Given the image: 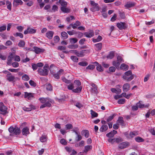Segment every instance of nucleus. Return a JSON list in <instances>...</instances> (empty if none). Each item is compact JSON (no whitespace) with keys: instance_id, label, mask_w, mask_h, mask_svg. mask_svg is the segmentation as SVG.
Masks as SVG:
<instances>
[{"instance_id":"obj_50","label":"nucleus","mask_w":155,"mask_h":155,"mask_svg":"<svg viewBox=\"0 0 155 155\" xmlns=\"http://www.w3.org/2000/svg\"><path fill=\"white\" fill-rule=\"evenodd\" d=\"M71 58L74 62H77L78 61V58L75 56H71Z\"/></svg>"},{"instance_id":"obj_4","label":"nucleus","mask_w":155,"mask_h":155,"mask_svg":"<svg viewBox=\"0 0 155 155\" xmlns=\"http://www.w3.org/2000/svg\"><path fill=\"white\" fill-rule=\"evenodd\" d=\"M117 26L120 30H122L123 29H125L127 28L126 24L125 22H122L117 23Z\"/></svg>"},{"instance_id":"obj_32","label":"nucleus","mask_w":155,"mask_h":155,"mask_svg":"<svg viewBox=\"0 0 155 155\" xmlns=\"http://www.w3.org/2000/svg\"><path fill=\"white\" fill-rule=\"evenodd\" d=\"M137 104V106L140 108L148 107L149 106V104H147L146 105H145L144 104H141L140 103V101H139V102H138Z\"/></svg>"},{"instance_id":"obj_64","label":"nucleus","mask_w":155,"mask_h":155,"mask_svg":"<svg viewBox=\"0 0 155 155\" xmlns=\"http://www.w3.org/2000/svg\"><path fill=\"white\" fill-rule=\"evenodd\" d=\"M17 29L19 32H22L24 29V27L21 26H18L16 27Z\"/></svg>"},{"instance_id":"obj_49","label":"nucleus","mask_w":155,"mask_h":155,"mask_svg":"<svg viewBox=\"0 0 155 155\" xmlns=\"http://www.w3.org/2000/svg\"><path fill=\"white\" fill-rule=\"evenodd\" d=\"M78 47V46L77 45H70L68 46V48L70 49H76Z\"/></svg>"},{"instance_id":"obj_25","label":"nucleus","mask_w":155,"mask_h":155,"mask_svg":"<svg viewBox=\"0 0 155 155\" xmlns=\"http://www.w3.org/2000/svg\"><path fill=\"white\" fill-rule=\"evenodd\" d=\"M92 147L91 145L86 146L84 147V152L87 153L88 151L92 149Z\"/></svg>"},{"instance_id":"obj_12","label":"nucleus","mask_w":155,"mask_h":155,"mask_svg":"<svg viewBox=\"0 0 155 155\" xmlns=\"http://www.w3.org/2000/svg\"><path fill=\"white\" fill-rule=\"evenodd\" d=\"M22 135L27 136L30 134L29 128L27 127H26L23 128L21 130Z\"/></svg>"},{"instance_id":"obj_40","label":"nucleus","mask_w":155,"mask_h":155,"mask_svg":"<svg viewBox=\"0 0 155 155\" xmlns=\"http://www.w3.org/2000/svg\"><path fill=\"white\" fill-rule=\"evenodd\" d=\"M135 140L137 142H142L144 141V140L140 137H137L135 138Z\"/></svg>"},{"instance_id":"obj_62","label":"nucleus","mask_w":155,"mask_h":155,"mask_svg":"<svg viewBox=\"0 0 155 155\" xmlns=\"http://www.w3.org/2000/svg\"><path fill=\"white\" fill-rule=\"evenodd\" d=\"M54 39L55 42L57 43L59 41L60 38L58 36H56L54 37Z\"/></svg>"},{"instance_id":"obj_26","label":"nucleus","mask_w":155,"mask_h":155,"mask_svg":"<svg viewBox=\"0 0 155 155\" xmlns=\"http://www.w3.org/2000/svg\"><path fill=\"white\" fill-rule=\"evenodd\" d=\"M54 68H56V67L54 64H52L50 66L49 70L52 74H54L55 72V71L54 70Z\"/></svg>"},{"instance_id":"obj_16","label":"nucleus","mask_w":155,"mask_h":155,"mask_svg":"<svg viewBox=\"0 0 155 155\" xmlns=\"http://www.w3.org/2000/svg\"><path fill=\"white\" fill-rule=\"evenodd\" d=\"M117 133V131L114 130H113L112 131H111L109 133L107 134L106 136L107 137L110 138L113 137L114 135Z\"/></svg>"},{"instance_id":"obj_21","label":"nucleus","mask_w":155,"mask_h":155,"mask_svg":"<svg viewBox=\"0 0 155 155\" xmlns=\"http://www.w3.org/2000/svg\"><path fill=\"white\" fill-rule=\"evenodd\" d=\"M130 85L128 83L125 84L123 86V91L124 92H127L130 90Z\"/></svg>"},{"instance_id":"obj_52","label":"nucleus","mask_w":155,"mask_h":155,"mask_svg":"<svg viewBox=\"0 0 155 155\" xmlns=\"http://www.w3.org/2000/svg\"><path fill=\"white\" fill-rule=\"evenodd\" d=\"M29 84H30L33 87H35L37 85V84L36 83H35L34 81L30 80L29 82Z\"/></svg>"},{"instance_id":"obj_20","label":"nucleus","mask_w":155,"mask_h":155,"mask_svg":"<svg viewBox=\"0 0 155 155\" xmlns=\"http://www.w3.org/2000/svg\"><path fill=\"white\" fill-rule=\"evenodd\" d=\"M60 9L61 12L64 13H68L70 12L71 10L67 7H61Z\"/></svg>"},{"instance_id":"obj_15","label":"nucleus","mask_w":155,"mask_h":155,"mask_svg":"<svg viewBox=\"0 0 155 155\" xmlns=\"http://www.w3.org/2000/svg\"><path fill=\"white\" fill-rule=\"evenodd\" d=\"M93 63L95 64V66H97L96 67L97 70L100 72H101L103 71L104 69L101 65L99 64L98 63L96 62H94Z\"/></svg>"},{"instance_id":"obj_37","label":"nucleus","mask_w":155,"mask_h":155,"mask_svg":"<svg viewBox=\"0 0 155 155\" xmlns=\"http://www.w3.org/2000/svg\"><path fill=\"white\" fill-rule=\"evenodd\" d=\"M128 66L124 64H122L120 66V68L123 70L126 71L128 68Z\"/></svg>"},{"instance_id":"obj_27","label":"nucleus","mask_w":155,"mask_h":155,"mask_svg":"<svg viewBox=\"0 0 155 155\" xmlns=\"http://www.w3.org/2000/svg\"><path fill=\"white\" fill-rule=\"evenodd\" d=\"M91 117L92 118L97 117L98 116V114L94 111L93 110H90Z\"/></svg>"},{"instance_id":"obj_7","label":"nucleus","mask_w":155,"mask_h":155,"mask_svg":"<svg viewBox=\"0 0 155 155\" xmlns=\"http://www.w3.org/2000/svg\"><path fill=\"white\" fill-rule=\"evenodd\" d=\"M129 145V142H123L119 144L118 148L121 149H123L126 148Z\"/></svg>"},{"instance_id":"obj_23","label":"nucleus","mask_w":155,"mask_h":155,"mask_svg":"<svg viewBox=\"0 0 155 155\" xmlns=\"http://www.w3.org/2000/svg\"><path fill=\"white\" fill-rule=\"evenodd\" d=\"M134 78V76L133 75H131L130 76H123V78L124 79L126 80L127 81H130L132 80Z\"/></svg>"},{"instance_id":"obj_24","label":"nucleus","mask_w":155,"mask_h":155,"mask_svg":"<svg viewBox=\"0 0 155 155\" xmlns=\"http://www.w3.org/2000/svg\"><path fill=\"white\" fill-rule=\"evenodd\" d=\"M58 3L61 5V7H67L68 3L64 0H59Z\"/></svg>"},{"instance_id":"obj_44","label":"nucleus","mask_w":155,"mask_h":155,"mask_svg":"<svg viewBox=\"0 0 155 155\" xmlns=\"http://www.w3.org/2000/svg\"><path fill=\"white\" fill-rule=\"evenodd\" d=\"M22 79L24 81H28L29 80L30 78L28 75L25 74L22 77Z\"/></svg>"},{"instance_id":"obj_42","label":"nucleus","mask_w":155,"mask_h":155,"mask_svg":"<svg viewBox=\"0 0 155 155\" xmlns=\"http://www.w3.org/2000/svg\"><path fill=\"white\" fill-rule=\"evenodd\" d=\"M25 42L22 40H20L19 42L18 45L20 47H23L25 45Z\"/></svg>"},{"instance_id":"obj_33","label":"nucleus","mask_w":155,"mask_h":155,"mask_svg":"<svg viewBox=\"0 0 155 155\" xmlns=\"http://www.w3.org/2000/svg\"><path fill=\"white\" fill-rule=\"evenodd\" d=\"M102 39L103 38L101 36L98 35L97 38H93L92 40L93 42L95 43L101 41Z\"/></svg>"},{"instance_id":"obj_29","label":"nucleus","mask_w":155,"mask_h":155,"mask_svg":"<svg viewBox=\"0 0 155 155\" xmlns=\"http://www.w3.org/2000/svg\"><path fill=\"white\" fill-rule=\"evenodd\" d=\"M68 35L65 31H63L61 33V38L63 39H65L68 38Z\"/></svg>"},{"instance_id":"obj_54","label":"nucleus","mask_w":155,"mask_h":155,"mask_svg":"<svg viewBox=\"0 0 155 155\" xmlns=\"http://www.w3.org/2000/svg\"><path fill=\"white\" fill-rule=\"evenodd\" d=\"M77 135V136L75 137V140L76 141L78 142L81 140L82 138L81 136L80 135L78 134V133Z\"/></svg>"},{"instance_id":"obj_57","label":"nucleus","mask_w":155,"mask_h":155,"mask_svg":"<svg viewBox=\"0 0 155 155\" xmlns=\"http://www.w3.org/2000/svg\"><path fill=\"white\" fill-rule=\"evenodd\" d=\"M76 34H77V37L78 38H81L83 35V34L80 32L78 31L75 33Z\"/></svg>"},{"instance_id":"obj_47","label":"nucleus","mask_w":155,"mask_h":155,"mask_svg":"<svg viewBox=\"0 0 155 155\" xmlns=\"http://www.w3.org/2000/svg\"><path fill=\"white\" fill-rule=\"evenodd\" d=\"M120 62H118L117 61H114L113 62V66L117 68L120 66Z\"/></svg>"},{"instance_id":"obj_14","label":"nucleus","mask_w":155,"mask_h":155,"mask_svg":"<svg viewBox=\"0 0 155 155\" xmlns=\"http://www.w3.org/2000/svg\"><path fill=\"white\" fill-rule=\"evenodd\" d=\"M23 2L21 0H14L13 2V6L16 7L19 5H21Z\"/></svg>"},{"instance_id":"obj_56","label":"nucleus","mask_w":155,"mask_h":155,"mask_svg":"<svg viewBox=\"0 0 155 155\" xmlns=\"http://www.w3.org/2000/svg\"><path fill=\"white\" fill-rule=\"evenodd\" d=\"M115 142L117 143H119L120 142H122L123 140L122 138L120 137L119 138H115Z\"/></svg>"},{"instance_id":"obj_1","label":"nucleus","mask_w":155,"mask_h":155,"mask_svg":"<svg viewBox=\"0 0 155 155\" xmlns=\"http://www.w3.org/2000/svg\"><path fill=\"white\" fill-rule=\"evenodd\" d=\"M49 68V66L47 65H45L43 68H38V74L40 75L43 76H46L48 75Z\"/></svg>"},{"instance_id":"obj_17","label":"nucleus","mask_w":155,"mask_h":155,"mask_svg":"<svg viewBox=\"0 0 155 155\" xmlns=\"http://www.w3.org/2000/svg\"><path fill=\"white\" fill-rule=\"evenodd\" d=\"M108 126L107 124H103L99 129L101 132H104L106 131L108 129Z\"/></svg>"},{"instance_id":"obj_39","label":"nucleus","mask_w":155,"mask_h":155,"mask_svg":"<svg viewBox=\"0 0 155 155\" xmlns=\"http://www.w3.org/2000/svg\"><path fill=\"white\" fill-rule=\"evenodd\" d=\"M116 115V114H113L110 116H109L107 119V121L108 122H109L113 119L114 117Z\"/></svg>"},{"instance_id":"obj_59","label":"nucleus","mask_w":155,"mask_h":155,"mask_svg":"<svg viewBox=\"0 0 155 155\" xmlns=\"http://www.w3.org/2000/svg\"><path fill=\"white\" fill-rule=\"evenodd\" d=\"M124 76H126L127 77L132 75L131 71L130 70L125 72L124 73Z\"/></svg>"},{"instance_id":"obj_63","label":"nucleus","mask_w":155,"mask_h":155,"mask_svg":"<svg viewBox=\"0 0 155 155\" xmlns=\"http://www.w3.org/2000/svg\"><path fill=\"white\" fill-rule=\"evenodd\" d=\"M74 105L77 107L79 108H81L83 107V105L81 103L79 102H77L75 104H74Z\"/></svg>"},{"instance_id":"obj_8","label":"nucleus","mask_w":155,"mask_h":155,"mask_svg":"<svg viewBox=\"0 0 155 155\" xmlns=\"http://www.w3.org/2000/svg\"><path fill=\"white\" fill-rule=\"evenodd\" d=\"M64 73L63 70L61 69H60L57 73H54L52 74L55 79H59L60 78V76L61 74H63Z\"/></svg>"},{"instance_id":"obj_45","label":"nucleus","mask_w":155,"mask_h":155,"mask_svg":"<svg viewBox=\"0 0 155 155\" xmlns=\"http://www.w3.org/2000/svg\"><path fill=\"white\" fill-rule=\"evenodd\" d=\"M65 128L66 130H70L73 128V126L72 124H68L65 125Z\"/></svg>"},{"instance_id":"obj_51","label":"nucleus","mask_w":155,"mask_h":155,"mask_svg":"<svg viewBox=\"0 0 155 155\" xmlns=\"http://www.w3.org/2000/svg\"><path fill=\"white\" fill-rule=\"evenodd\" d=\"M14 36L15 37H19L21 38H23V35L21 33L17 32L15 34H14Z\"/></svg>"},{"instance_id":"obj_34","label":"nucleus","mask_w":155,"mask_h":155,"mask_svg":"<svg viewBox=\"0 0 155 155\" xmlns=\"http://www.w3.org/2000/svg\"><path fill=\"white\" fill-rule=\"evenodd\" d=\"M123 119L124 118L122 117H120L117 121V122L119 123L122 126H124V121Z\"/></svg>"},{"instance_id":"obj_35","label":"nucleus","mask_w":155,"mask_h":155,"mask_svg":"<svg viewBox=\"0 0 155 155\" xmlns=\"http://www.w3.org/2000/svg\"><path fill=\"white\" fill-rule=\"evenodd\" d=\"M47 137L45 135H42L40 138V140L41 142H44L47 141Z\"/></svg>"},{"instance_id":"obj_13","label":"nucleus","mask_w":155,"mask_h":155,"mask_svg":"<svg viewBox=\"0 0 155 155\" xmlns=\"http://www.w3.org/2000/svg\"><path fill=\"white\" fill-rule=\"evenodd\" d=\"M84 34L86 37L90 38L94 35V33L93 30H90L89 32H85L84 33Z\"/></svg>"},{"instance_id":"obj_43","label":"nucleus","mask_w":155,"mask_h":155,"mask_svg":"<svg viewBox=\"0 0 155 155\" xmlns=\"http://www.w3.org/2000/svg\"><path fill=\"white\" fill-rule=\"evenodd\" d=\"M15 54L12 53H9V55L8 56V59L10 61H12L14 58H15Z\"/></svg>"},{"instance_id":"obj_2","label":"nucleus","mask_w":155,"mask_h":155,"mask_svg":"<svg viewBox=\"0 0 155 155\" xmlns=\"http://www.w3.org/2000/svg\"><path fill=\"white\" fill-rule=\"evenodd\" d=\"M8 131L10 133H12L16 135H19L21 133V130L19 127L15 125L14 127L12 126L8 128Z\"/></svg>"},{"instance_id":"obj_19","label":"nucleus","mask_w":155,"mask_h":155,"mask_svg":"<svg viewBox=\"0 0 155 155\" xmlns=\"http://www.w3.org/2000/svg\"><path fill=\"white\" fill-rule=\"evenodd\" d=\"M54 34V32L51 31H47L46 33V36L49 39H51Z\"/></svg>"},{"instance_id":"obj_5","label":"nucleus","mask_w":155,"mask_h":155,"mask_svg":"<svg viewBox=\"0 0 155 155\" xmlns=\"http://www.w3.org/2000/svg\"><path fill=\"white\" fill-rule=\"evenodd\" d=\"M89 52L88 50H82L80 51H78L77 56L79 57H83L86 54L89 53Z\"/></svg>"},{"instance_id":"obj_36","label":"nucleus","mask_w":155,"mask_h":155,"mask_svg":"<svg viewBox=\"0 0 155 155\" xmlns=\"http://www.w3.org/2000/svg\"><path fill=\"white\" fill-rule=\"evenodd\" d=\"M5 4L7 5V8L10 11H11L12 9V3L11 2L8 1H6Z\"/></svg>"},{"instance_id":"obj_18","label":"nucleus","mask_w":155,"mask_h":155,"mask_svg":"<svg viewBox=\"0 0 155 155\" xmlns=\"http://www.w3.org/2000/svg\"><path fill=\"white\" fill-rule=\"evenodd\" d=\"M33 97V94L31 93H28L27 92H25V98H27L28 100H30L31 98Z\"/></svg>"},{"instance_id":"obj_11","label":"nucleus","mask_w":155,"mask_h":155,"mask_svg":"<svg viewBox=\"0 0 155 155\" xmlns=\"http://www.w3.org/2000/svg\"><path fill=\"white\" fill-rule=\"evenodd\" d=\"M33 51H34L37 54L43 52L45 51L44 49L40 48L36 46H35L33 48Z\"/></svg>"},{"instance_id":"obj_6","label":"nucleus","mask_w":155,"mask_h":155,"mask_svg":"<svg viewBox=\"0 0 155 155\" xmlns=\"http://www.w3.org/2000/svg\"><path fill=\"white\" fill-rule=\"evenodd\" d=\"M29 107H27L24 106L22 107L23 110L25 111H30L32 110H35L36 109L35 106L32 104H30L28 105Z\"/></svg>"},{"instance_id":"obj_41","label":"nucleus","mask_w":155,"mask_h":155,"mask_svg":"<svg viewBox=\"0 0 155 155\" xmlns=\"http://www.w3.org/2000/svg\"><path fill=\"white\" fill-rule=\"evenodd\" d=\"M135 4L134 3H129L126 4L124 6L126 8H130L134 6Z\"/></svg>"},{"instance_id":"obj_28","label":"nucleus","mask_w":155,"mask_h":155,"mask_svg":"<svg viewBox=\"0 0 155 155\" xmlns=\"http://www.w3.org/2000/svg\"><path fill=\"white\" fill-rule=\"evenodd\" d=\"M82 88V87H78L76 89H73L72 91L75 93H80L81 91Z\"/></svg>"},{"instance_id":"obj_60","label":"nucleus","mask_w":155,"mask_h":155,"mask_svg":"<svg viewBox=\"0 0 155 155\" xmlns=\"http://www.w3.org/2000/svg\"><path fill=\"white\" fill-rule=\"evenodd\" d=\"M60 143L64 145H66L67 144V142L64 139H61L60 141Z\"/></svg>"},{"instance_id":"obj_48","label":"nucleus","mask_w":155,"mask_h":155,"mask_svg":"<svg viewBox=\"0 0 155 155\" xmlns=\"http://www.w3.org/2000/svg\"><path fill=\"white\" fill-rule=\"evenodd\" d=\"M69 41L71 43L74 44L78 41V39L76 38H70Z\"/></svg>"},{"instance_id":"obj_30","label":"nucleus","mask_w":155,"mask_h":155,"mask_svg":"<svg viewBox=\"0 0 155 155\" xmlns=\"http://www.w3.org/2000/svg\"><path fill=\"white\" fill-rule=\"evenodd\" d=\"M96 48L97 50L98 51L101 50L102 47V44L101 43H99L95 45Z\"/></svg>"},{"instance_id":"obj_3","label":"nucleus","mask_w":155,"mask_h":155,"mask_svg":"<svg viewBox=\"0 0 155 155\" xmlns=\"http://www.w3.org/2000/svg\"><path fill=\"white\" fill-rule=\"evenodd\" d=\"M90 4L92 6L90 8V10L92 12H94L99 10L100 7L98 4L95 3L94 1H90Z\"/></svg>"},{"instance_id":"obj_55","label":"nucleus","mask_w":155,"mask_h":155,"mask_svg":"<svg viewBox=\"0 0 155 155\" xmlns=\"http://www.w3.org/2000/svg\"><path fill=\"white\" fill-rule=\"evenodd\" d=\"M95 68V66L92 64H89L86 67L87 69L93 70Z\"/></svg>"},{"instance_id":"obj_58","label":"nucleus","mask_w":155,"mask_h":155,"mask_svg":"<svg viewBox=\"0 0 155 155\" xmlns=\"http://www.w3.org/2000/svg\"><path fill=\"white\" fill-rule=\"evenodd\" d=\"M125 102V99L123 98L118 100L117 103L119 104H124Z\"/></svg>"},{"instance_id":"obj_22","label":"nucleus","mask_w":155,"mask_h":155,"mask_svg":"<svg viewBox=\"0 0 155 155\" xmlns=\"http://www.w3.org/2000/svg\"><path fill=\"white\" fill-rule=\"evenodd\" d=\"M81 134L82 135H84L86 138H88L89 136V131L88 130H82L81 131Z\"/></svg>"},{"instance_id":"obj_61","label":"nucleus","mask_w":155,"mask_h":155,"mask_svg":"<svg viewBox=\"0 0 155 155\" xmlns=\"http://www.w3.org/2000/svg\"><path fill=\"white\" fill-rule=\"evenodd\" d=\"M32 68L34 71L36 70L38 68V66L35 63L31 64Z\"/></svg>"},{"instance_id":"obj_38","label":"nucleus","mask_w":155,"mask_h":155,"mask_svg":"<svg viewBox=\"0 0 155 155\" xmlns=\"http://www.w3.org/2000/svg\"><path fill=\"white\" fill-rule=\"evenodd\" d=\"M6 77L7 78V80L9 82L13 81L15 79V77L12 75L9 76H6Z\"/></svg>"},{"instance_id":"obj_10","label":"nucleus","mask_w":155,"mask_h":155,"mask_svg":"<svg viewBox=\"0 0 155 155\" xmlns=\"http://www.w3.org/2000/svg\"><path fill=\"white\" fill-rule=\"evenodd\" d=\"M36 31V29L28 27L26 30L24 31V33L25 35H27L28 34H34L35 33Z\"/></svg>"},{"instance_id":"obj_31","label":"nucleus","mask_w":155,"mask_h":155,"mask_svg":"<svg viewBox=\"0 0 155 155\" xmlns=\"http://www.w3.org/2000/svg\"><path fill=\"white\" fill-rule=\"evenodd\" d=\"M114 52L112 51L109 52V54L107 56V58L111 59L114 57Z\"/></svg>"},{"instance_id":"obj_53","label":"nucleus","mask_w":155,"mask_h":155,"mask_svg":"<svg viewBox=\"0 0 155 155\" xmlns=\"http://www.w3.org/2000/svg\"><path fill=\"white\" fill-rule=\"evenodd\" d=\"M88 64V63L87 62H80L78 63V64L80 66H87Z\"/></svg>"},{"instance_id":"obj_46","label":"nucleus","mask_w":155,"mask_h":155,"mask_svg":"<svg viewBox=\"0 0 155 155\" xmlns=\"http://www.w3.org/2000/svg\"><path fill=\"white\" fill-rule=\"evenodd\" d=\"M46 89L50 91H51L53 90V87L51 84H48L46 85Z\"/></svg>"},{"instance_id":"obj_9","label":"nucleus","mask_w":155,"mask_h":155,"mask_svg":"<svg viewBox=\"0 0 155 155\" xmlns=\"http://www.w3.org/2000/svg\"><path fill=\"white\" fill-rule=\"evenodd\" d=\"M7 108L4 105L2 102L0 103V111L2 112L1 114L3 115L6 114L7 111Z\"/></svg>"}]
</instances>
